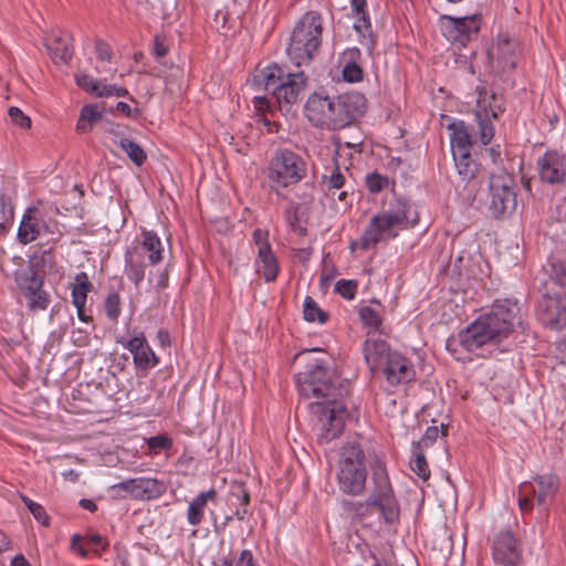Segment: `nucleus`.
<instances>
[{
  "label": "nucleus",
  "instance_id": "36",
  "mask_svg": "<svg viewBox=\"0 0 566 566\" xmlns=\"http://www.w3.org/2000/svg\"><path fill=\"white\" fill-rule=\"evenodd\" d=\"M303 315L305 321H317L319 324H325L329 317L328 313L323 311L311 296H306L304 300Z\"/></svg>",
  "mask_w": 566,
  "mask_h": 566
},
{
  "label": "nucleus",
  "instance_id": "48",
  "mask_svg": "<svg viewBox=\"0 0 566 566\" xmlns=\"http://www.w3.org/2000/svg\"><path fill=\"white\" fill-rule=\"evenodd\" d=\"M224 566H259L254 562L253 554L250 549L241 551L239 557H234L232 559H226L223 562Z\"/></svg>",
  "mask_w": 566,
  "mask_h": 566
},
{
  "label": "nucleus",
  "instance_id": "26",
  "mask_svg": "<svg viewBox=\"0 0 566 566\" xmlns=\"http://www.w3.org/2000/svg\"><path fill=\"white\" fill-rule=\"evenodd\" d=\"M35 212V208H29L22 217L18 229V240L21 244L31 243L40 235L41 224L34 216Z\"/></svg>",
  "mask_w": 566,
  "mask_h": 566
},
{
  "label": "nucleus",
  "instance_id": "39",
  "mask_svg": "<svg viewBox=\"0 0 566 566\" xmlns=\"http://www.w3.org/2000/svg\"><path fill=\"white\" fill-rule=\"evenodd\" d=\"M475 118L479 127V138L481 144L488 145L494 137V126L489 118V114L475 112Z\"/></svg>",
  "mask_w": 566,
  "mask_h": 566
},
{
  "label": "nucleus",
  "instance_id": "43",
  "mask_svg": "<svg viewBox=\"0 0 566 566\" xmlns=\"http://www.w3.org/2000/svg\"><path fill=\"white\" fill-rule=\"evenodd\" d=\"M230 496L235 499L240 506L250 504V493L243 482H233L230 489Z\"/></svg>",
  "mask_w": 566,
  "mask_h": 566
},
{
  "label": "nucleus",
  "instance_id": "5",
  "mask_svg": "<svg viewBox=\"0 0 566 566\" xmlns=\"http://www.w3.org/2000/svg\"><path fill=\"white\" fill-rule=\"evenodd\" d=\"M322 33L321 13L307 11L300 18L286 48V54L295 66H307L313 62L322 45Z\"/></svg>",
  "mask_w": 566,
  "mask_h": 566
},
{
  "label": "nucleus",
  "instance_id": "31",
  "mask_svg": "<svg viewBox=\"0 0 566 566\" xmlns=\"http://www.w3.org/2000/svg\"><path fill=\"white\" fill-rule=\"evenodd\" d=\"M459 176L464 181L475 178L479 164L471 157V151L452 154Z\"/></svg>",
  "mask_w": 566,
  "mask_h": 566
},
{
  "label": "nucleus",
  "instance_id": "59",
  "mask_svg": "<svg viewBox=\"0 0 566 566\" xmlns=\"http://www.w3.org/2000/svg\"><path fill=\"white\" fill-rule=\"evenodd\" d=\"M253 240L255 244L260 248L263 244H269L268 242V232L261 229H256L253 232Z\"/></svg>",
  "mask_w": 566,
  "mask_h": 566
},
{
  "label": "nucleus",
  "instance_id": "47",
  "mask_svg": "<svg viewBox=\"0 0 566 566\" xmlns=\"http://www.w3.org/2000/svg\"><path fill=\"white\" fill-rule=\"evenodd\" d=\"M388 184V178L377 172H373L366 176V186L370 192H380L387 188Z\"/></svg>",
  "mask_w": 566,
  "mask_h": 566
},
{
  "label": "nucleus",
  "instance_id": "37",
  "mask_svg": "<svg viewBox=\"0 0 566 566\" xmlns=\"http://www.w3.org/2000/svg\"><path fill=\"white\" fill-rule=\"evenodd\" d=\"M353 11L357 15V20L354 23V29L358 33H365L370 30L371 23L366 12V0H350Z\"/></svg>",
  "mask_w": 566,
  "mask_h": 566
},
{
  "label": "nucleus",
  "instance_id": "28",
  "mask_svg": "<svg viewBox=\"0 0 566 566\" xmlns=\"http://www.w3.org/2000/svg\"><path fill=\"white\" fill-rule=\"evenodd\" d=\"M125 273L135 286H139L140 282L145 277V264L140 249H129L126 251Z\"/></svg>",
  "mask_w": 566,
  "mask_h": 566
},
{
  "label": "nucleus",
  "instance_id": "9",
  "mask_svg": "<svg viewBox=\"0 0 566 566\" xmlns=\"http://www.w3.org/2000/svg\"><path fill=\"white\" fill-rule=\"evenodd\" d=\"M559 489V479L556 474H537L532 481L523 482L518 486V506L522 512H531L534 501L538 505L548 506Z\"/></svg>",
  "mask_w": 566,
  "mask_h": 566
},
{
  "label": "nucleus",
  "instance_id": "49",
  "mask_svg": "<svg viewBox=\"0 0 566 566\" xmlns=\"http://www.w3.org/2000/svg\"><path fill=\"white\" fill-rule=\"evenodd\" d=\"M343 77L348 83H356L363 80V70L355 62H348L343 69Z\"/></svg>",
  "mask_w": 566,
  "mask_h": 566
},
{
  "label": "nucleus",
  "instance_id": "60",
  "mask_svg": "<svg viewBox=\"0 0 566 566\" xmlns=\"http://www.w3.org/2000/svg\"><path fill=\"white\" fill-rule=\"evenodd\" d=\"M486 153L489 154L490 159L494 165H497L502 160L501 159V150H500L499 145L496 147L488 148Z\"/></svg>",
  "mask_w": 566,
  "mask_h": 566
},
{
  "label": "nucleus",
  "instance_id": "20",
  "mask_svg": "<svg viewBox=\"0 0 566 566\" xmlns=\"http://www.w3.org/2000/svg\"><path fill=\"white\" fill-rule=\"evenodd\" d=\"M391 386L412 381L416 377L413 364L403 355L395 352L380 370Z\"/></svg>",
  "mask_w": 566,
  "mask_h": 566
},
{
  "label": "nucleus",
  "instance_id": "41",
  "mask_svg": "<svg viewBox=\"0 0 566 566\" xmlns=\"http://www.w3.org/2000/svg\"><path fill=\"white\" fill-rule=\"evenodd\" d=\"M106 316L114 323H117L120 315V296L117 292L107 294L104 301Z\"/></svg>",
  "mask_w": 566,
  "mask_h": 566
},
{
  "label": "nucleus",
  "instance_id": "29",
  "mask_svg": "<svg viewBox=\"0 0 566 566\" xmlns=\"http://www.w3.org/2000/svg\"><path fill=\"white\" fill-rule=\"evenodd\" d=\"M258 256L261 265L258 272L264 277L266 282H272L279 274V263L276 256L271 250L270 244H263L258 251Z\"/></svg>",
  "mask_w": 566,
  "mask_h": 566
},
{
  "label": "nucleus",
  "instance_id": "62",
  "mask_svg": "<svg viewBox=\"0 0 566 566\" xmlns=\"http://www.w3.org/2000/svg\"><path fill=\"white\" fill-rule=\"evenodd\" d=\"M85 305L86 304H82V305L78 304V306H75V308L77 311L78 319L84 323H90V322H92V316L86 314Z\"/></svg>",
  "mask_w": 566,
  "mask_h": 566
},
{
  "label": "nucleus",
  "instance_id": "15",
  "mask_svg": "<svg viewBox=\"0 0 566 566\" xmlns=\"http://www.w3.org/2000/svg\"><path fill=\"white\" fill-rule=\"evenodd\" d=\"M440 22L441 32L450 42L464 44L479 32L481 18L479 14L460 18L442 15Z\"/></svg>",
  "mask_w": 566,
  "mask_h": 566
},
{
  "label": "nucleus",
  "instance_id": "51",
  "mask_svg": "<svg viewBox=\"0 0 566 566\" xmlns=\"http://www.w3.org/2000/svg\"><path fill=\"white\" fill-rule=\"evenodd\" d=\"M439 432H440V430L437 426L428 427L426 429L422 438L418 442L413 443V447L424 450L426 448L430 447L437 440Z\"/></svg>",
  "mask_w": 566,
  "mask_h": 566
},
{
  "label": "nucleus",
  "instance_id": "11",
  "mask_svg": "<svg viewBox=\"0 0 566 566\" xmlns=\"http://www.w3.org/2000/svg\"><path fill=\"white\" fill-rule=\"evenodd\" d=\"M109 491L114 497L130 495L136 500H154L165 493L166 486L155 478H135L112 485Z\"/></svg>",
  "mask_w": 566,
  "mask_h": 566
},
{
  "label": "nucleus",
  "instance_id": "54",
  "mask_svg": "<svg viewBox=\"0 0 566 566\" xmlns=\"http://www.w3.org/2000/svg\"><path fill=\"white\" fill-rule=\"evenodd\" d=\"M1 211L7 219L13 218V206L4 195L0 196ZM8 230V220L0 222V234Z\"/></svg>",
  "mask_w": 566,
  "mask_h": 566
},
{
  "label": "nucleus",
  "instance_id": "30",
  "mask_svg": "<svg viewBox=\"0 0 566 566\" xmlns=\"http://www.w3.org/2000/svg\"><path fill=\"white\" fill-rule=\"evenodd\" d=\"M286 73L283 67L274 63L260 71V73L254 76V81L266 92L273 94L275 86L284 80Z\"/></svg>",
  "mask_w": 566,
  "mask_h": 566
},
{
  "label": "nucleus",
  "instance_id": "58",
  "mask_svg": "<svg viewBox=\"0 0 566 566\" xmlns=\"http://www.w3.org/2000/svg\"><path fill=\"white\" fill-rule=\"evenodd\" d=\"M153 51H154V54L157 56V57H164L167 55L168 53V46L164 43V41L160 40L159 36H156L155 38V41H154V48H153Z\"/></svg>",
  "mask_w": 566,
  "mask_h": 566
},
{
  "label": "nucleus",
  "instance_id": "13",
  "mask_svg": "<svg viewBox=\"0 0 566 566\" xmlns=\"http://www.w3.org/2000/svg\"><path fill=\"white\" fill-rule=\"evenodd\" d=\"M306 81L307 77L304 72H289L284 80L275 86L272 96L275 98L281 112L290 113L293 105L300 103L301 94L306 86Z\"/></svg>",
  "mask_w": 566,
  "mask_h": 566
},
{
  "label": "nucleus",
  "instance_id": "24",
  "mask_svg": "<svg viewBox=\"0 0 566 566\" xmlns=\"http://www.w3.org/2000/svg\"><path fill=\"white\" fill-rule=\"evenodd\" d=\"M329 96H324L318 93H313L305 105L307 116L311 122L315 123L316 126H325L331 106Z\"/></svg>",
  "mask_w": 566,
  "mask_h": 566
},
{
  "label": "nucleus",
  "instance_id": "57",
  "mask_svg": "<svg viewBox=\"0 0 566 566\" xmlns=\"http://www.w3.org/2000/svg\"><path fill=\"white\" fill-rule=\"evenodd\" d=\"M193 463L195 457L191 455L188 451H184L177 460V465L186 470L192 468Z\"/></svg>",
  "mask_w": 566,
  "mask_h": 566
},
{
  "label": "nucleus",
  "instance_id": "4",
  "mask_svg": "<svg viewBox=\"0 0 566 566\" xmlns=\"http://www.w3.org/2000/svg\"><path fill=\"white\" fill-rule=\"evenodd\" d=\"M418 222V213L412 211L409 202L402 198H396L387 209L374 214L361 237L349 244L350 251L374 249L379 242L395 239L398 235L396 229L412 228Z\"/></svg>",
  "mask_w": 566,
  "mask_h": 566
},
{
  "label": "nucleus",
  "instance_id": "22",
  "mask_svg": "<svg viewBox=\"0 0 566 566\" xmlns=\"http://www.w3.org/2000/svg\"><path fill=\"white\" fill-rule=\"evenodd\" d=\"M46 50L54 63L66 64L73 56V36L66 31L53 34L45 42Z\"/></svg>",
  "mask_w": 566,
  "mask_h": 566
},
{
  "label": "nucleus",
  "instance_id": "52",
  "mask_svg": "<svg viewBox=\"0 0 566 566\" xmlns=\"http://www.w3.org/2000/svg\"><path fill=\"white\" fill-rule=\"evenodd\" d=\"M8 115L13 124L21 128L31 127V119L24 113L15 106H11L8 111Z\"/></svg>",
  "mask_w": 566,
  "mask_h": 566
},
{
  "label": "nucleus",
  "instance_id": "56",
  "mask_svg": "<svg viewBox=\"0 0 566 566\" xmlns=\"http://www.w3.org/2000/svg\"><path fill=\"white\" fill-rule=\"evenodd\" d=\"M345 177L339 170V167L336 165L335 169L333 170L332 175L328 179L329 188L339 189L344 186Z\"/></svg>",
  "mask_w": 566,
  "mask_h": 566
},
{
  "label": "nucleus",
  "instance_id": "7",
  "mask_svg": "<svg viewBox=\"0 0 566 566\" xmlns=\"http://www.w3.org/2000/svg\"><path fill=\"white\" fill-rule=\"evenodd\" d=\"M306 175V160L300 154L287 148L276 149L268 166V179L274 189L298 184Z\"/></svg>",
  "mask_w": 566,
  "mask_h": 566
},
{
  "label": "nucleus",
  "instance_id": "12",
  "mask_svg": "<svg viewBox=\"0 0 566 566\" xmlns=\"http://www.w3.org/2000/svg\"><path fill=\"white\" fill-rule=\"evenodd\" d=\"M537 318L551 329L566 327V296L558 293H545L537 303Z\"/></svg>",
  "mask_w": 566,
  "mask_h": 566
},
{
  "label": "nucleus",
  "instance_id": "8",
  "mask_svg": "<svg viewBox=\"0 0 566 566\" xmlns=\"http://www.w3.org/2000/svg\"><path fill=\"white\" fill-rule=\"evenodd\" d=\"M488 209L495 219H504L516 208L514 176L497 168L490 172Z\"/></svg>",
  "mask_w": 566,
  "mask_h": 566
},
{
  "label": "nucleus",
  "instance_id": "10",
  "mask_svg": "<svg viewBox=\"0 0 566 566\" xmlns=\"http://www.w3.org/2000/svg\"><path fill=\"white\" fill-rule=\"evenodd\" d=\"M366 109V98L363 94L352 92L332 97L326 127L340 129L350 125Z\"/></svg>",
  "mask_w": 566,
  "mask_h": 566
},
{
  "label": "nucleus",
  "instance_id": "18",
  "mask_svg": "<svg viewBox=\"0 0 566 566\" xmlns=\"http://www.w3.org/2000/svg\"><path fill=\"white\" fill-rule=\"evenodd\" d=\"M133 355V363L138 370L147 371L159 364V357L154 353L143 332L135 333L129 339H118Z\"/></svg>",
  "mask_w": 566,
  "mask_h": 566
},
{
  "label": "nucleus",
  "instance_id": "40",
  "mask_svg": "<svg viewBox=\"0 0 566 566\" xmlns=\"http://www.w3.org/2000/svg\"><path fill=\"white\" fill-rule=\"evenodd\" d=\"M20 499L39 523H41L44 526L50 525V517L46 514L45 509L40 503L32 501L24 494H20Z\"/></svg>",
  "mask_w": 566,
  "mask_h": 566
},
{
  "label": "nucleus",
  "instance_id": "46",
  "mask_svg": "<svg viewBox=\"0 0 566 566\" xmlns=\"http://www.w3.org/2000/svg\"><path fill=\"white\" fill-rule=\"evenodd\" d=\"M76 84L85 90L86 92L93 93L97 96V93L101 91L102 81L94 80L92 76L87 74H78L75 75Z\"/></svg>",
  "mask_w": 566,
  "mask_h": 566
},
{
  "label": "nucleus",
  "instance_id": "44",
  "mask_svg": "<svg viewBox=\"0 0 566 566\" xmlns=\"http://www.w3.org/2000/svg\"><path fill=\"white\" fill-rule=\"evenodd\" d=\"M359 317L364 322V324L375 329H378L382 323L378 312L370 306H363L359 310Z\"/></svg>",
  "mask_w": 566,
  "mask_h": 566
},
{
  "label": "nucleus",
  "instance_id": "53",
  "mask_svg": "<svg viewBox=\"0 0 566 566\" xmlns=\"http://www.w3.org/2000/svg\"><path fill=\"white\" fill-rule=\"evenodd\" d=\"M98 97H108V96H117V97H126L129 96V92L125 87H120L117 85L102 83L101 91L97 93Z\"/></svg>",
  "mask_w": 566,
  "mask_h": 566
},
{
  "label": "nucleus",
  "instance_id": "3",
  "mask_svg": "<svg viewBox=\"0 0 566 566\" xmlns=\"http://www.w3.org/2000/svg\"><path fill=\"white\" fill-rule=\"evenodd\" d=\"M373 489L365 501L344 503L345 512L359 521L378 514L386 524L399 521L400 509L385 464L377 460L373 469Z\"/></svg>",
  "mask_w": 566,
  "mask_h": 566
},
{
  "label": "nucleus",
  "instance_id": "21",
  "mask_svg": "<svg viewBox=\"0 0 566 566\" xmlns=\"http://www.w3.org/2000/svg\"><path fill=\"white\" fill-rule=\"evenodd\" d=\"M364 357L373 373L380 371L395 352L390 349L386 340L380 338H367L364 343Z\"/></svg>",
  "mask_w": 566,
  "mask_h": 566
},
{
  "label": "nucleus",
  "instance_id": "23",
  "mask_svg": "<svg viewBox=\"0 0 566 566\" xmlns=\"http://www.w3.org/2000/svg\"><path fill=\"white\" fill-rule=\"evenodd\" d=\"M447 129L450 132L452 154L471 151L472 137L463 120L451 122L447 125Z\"/></svg>",
  "mask_w": 566,
  "mask_h": 566
},
{
  "label": "nucleus",
  "instance_id": "64",
  "mask_svg": "<svg viewBox=\"0 0 566 566\" xmlns=\"http://www.w3.org/2000/svg\"><path fill=\"white\" fill-rule=\"evenodd\" d=\"M11 566H31V565L22 554H18L11 559Z\"/></svg>",
  "mask_w": 566,
  "mask_h": 566
},
{
  "label": "nucleus",
  "instance_id": "35",
  "mask_svg": "<svg viewBox=\"0 0 566 566\" xmlns=\"http://www.w3.org/2000/svg\"><path fill=\"white\" fill-rule=\"evenodd\" d=\"M118 146L120 147V149L123 151H125V154L127 155V157L136 165V166H142L146 159H147V155L145 153V150L142 148V146H139L137 143H135L134 140L129 139V138H120L119 142H118Z\"/></svg>",
  "mask_w": 566,
  "mask_h": 566
},
{
  "label": "nucleus",
  "instance_id": "14",
  "mask_svg": "<svg viewBox=\"0 0 566 566\" xmlns=\"http://www.w3.org/2000/svg\"><path fill=\"white\" fill-rule=\"evenodd\" d=\"M492 557L497 566H518L521 564V543L512 531H501L494 536Z\"/></svg>",
  "mask_w": 566,
  "mask_h": 566
},
{
  "label": "nucleus",
  "instance_id": "42",
  "mask_svg": "<svg viewBox=\"0 0 566 566\" xmlns=\"http://www.w3.org/2000/svg\"><path fill=\"white\" fill-rule=\"evenodd\" d=\"M172 439L166 433L153 436L147 439V447L155 453L169 450L172 448Z\"/></svg>",
  "mask_w": 566,
  "mask_h": 566
},
{
  "label": "nucleus",
  "instance_id": "32",
  "mask_svg": "<svg viewBox=\"0 0 566 566\" xmlns=\"http://www.w3.org/2000/svg\"><path fill=\"white\" fill-rule=\"evenodd\" d=\"M93 291V283L90 281L87 273L80 272L74 277L72 284V303L74 306L86 304L87 294Z\"/></svg>",
  "mask_w": 566,
  "mask_h": 566
},
{
  "label": "nucleus",
  "instance_id": "25",
  "mask_svg": "<svg viewBox=\"0 0 566 566\" xmlns=\"http://www.w3.org/2000/svg\"><path fill=\"white\" fill-rule=\"evenodd\" d=\"M218 492L211 488L200 492L190 503L187 510V521L192 526H198L203 521V513L208 502H214Z\"/></svg>",
  "mask_w": 566,
  "mask_h": 566
},
{
  "label": "nucleus",
  "instance_id": "6",
  "mask_svg": "<svg viewBox=\"0 0 566 566\" xmlns=\"http://www.w3.org/2000/svg\"><path fill=\"white\" fill-rule=\"evenodd\" d=\"M336 478L343 493L356 496L364 492L367 469L359 442H348L340 448Z\"/></svg>",
  "mask_w": 566,
  "mask_h": 566
},
{
  "label": "nucleus",
  "instance_id": "61",
  "mask_svg": "<svg viewBox=\"0 0 566 566\" xmlns=\"http://www.w3.org/2000/svg\"><path fill=\"white\" fill-rule=\"evenodd\" d=\"M157 339L163 347L170 345V335L166 329H159L157 332Z\"/></svg>",
  "mask_w": 566,
  "mask_h": 566
},
{
  "label": "nucleus",
  "instance_id": "50",
  "mask_svg": "<svg viewBox=\"0 0 566 566\" xmlns=\"http://www.w3.org/2000/svg\"><path fill=\"white\" fill-rule=\"evenodd\" d=\"M551 279L558 285L566 287V264L560 261L551 264Z\"/></svg>",
  "mask_w": 566,
  "mask_h": 566
},
{
  "label": "nucleus",
  "instance_id": "55",
  "mask_svg": "<svg viewBox=\"0 0 566 566\" xmlns=\"http://www.w3.org/2000/svg\"><path fill=\"white\" fill-rule=\"evenodd\" d=\"M95 50L101 61L109 62L113 56L112 48L103 40L95 41Z\"/></svg>",
  "mask_w": 566,
  "mask_h": 566
},
{
  "label": "nucleus",
  "instance_id": "27",
  "mask_svg": "<svg viewBox=\"0 0 566 566\" xmlns=\"http://www.w3.org/2000/svg\"><path fill=\"white\" fill-rule=\"evenodd\" d=\"M143 241L133 249H140L142 258L144 253H148L149 263L155 265L163 260L164 248L159 237L154 231L144 230L142 232Z\"/></svg>",
  "mask_w": 566,
  "mask_h": 566
},
{
  "label": "nucleus",
  "instance_id": "17",
  "mask_svg": "<svg viewBox=\"0 0 566 566\" xmlns=\"http://www.w3.org/2000/svg\"><path fill=\"white\" fill-rule=\"evenodd\" d=\"M518 42L507 33L499 34L488 50L489 60L503 72L512 71L518 62Z\"/></svg>",
  "mask_w": 566,
  "mask_h": 566
},
{
  "label": "nucleus",
  "instance_id": "34",
  "mask_svg": "<svg viewBox=\"0 0 566 566\" xmlns=\"http://www.w3.org/2000/svg\"><path fill=\"white\" fill-rule=\"evenodd\" d=\"M102 112L97 105H85L82 107L80 118L76 124V129L80 133H87L92 129L93 125L102 119Z\"/></svg>",
  "mask_w": 566,
  "mask_h": 566
},
{
  "label": "nucleus",
  "instance_id": "33",
  "mask_svg": "<svg viewBox=\"0 0 566 566\" xmlns=\"http://www.w3.org/2000/svg\"><path fill=\"white\" fill-rule=\"evenodd\" d=\"M478 109L476 112L489 114V118H497L504 112V108L501 104L497 103V98L495 94L488 96V92L485 88H481L478 91Z\"/></svg>",
  "mask_w": 566,
  "mask_h": 566
},
{
  "label": "nucleus",
  "instance_id": "16",
  "mask_svg": "<svg viewBox=\"0 0 566 566\" xmlns=\"http://www.w3.org/2000/svg\"><path fill=\"white\" fill-rule=\"evenodd\" d=\"M538 177L548 185L566 184V154L556 149L545 151L536 161Z\"/></svg>",
  "mask_w": 566,
  "mask_h": 566
},
{
  "label": "nucleus",
  "instance_id": "38",
  "mask_svg": "<svg viewBox=\"0 0 566 566\" xmlns=\"http://www.w3.org/2000/svg\"><path fill=\"white\" fill-rule=\"evenodd\" d=\"M413 459L410 461L411 471L423 481L430 478V469L426 460L423 449L412 447Z\"/></svg>",
  "mask_w": 566,
  "mask_h": 566
},
{
  "label": "nucleus",
  "instance_id": "2",
  "mask_svg": "<svg viewBox=\"0 0 566 566\" xmlns=\"http://www.w3.org/2000/svg\"><path fill=\"white\" fill-rule=\"evenodd\" d=\"M518 312L517 303L510 300L495 301L490 312L479 316L458 336L447 339V349L455 356L458 346L474 352L484 345L499 344L512 332Z\"/></svg>",
  "mask_w": 566,
  "mask_h": 566
},
{
  "label": "nucleus",
  "instance_id": "1",
  "mask_svg": "<svg viewBox=\"0 0 566 566\" xmlns=\"http://www.w3.org/2000/svg\"><path fill=\"white\" fill-rule=\"evenodd\" d=\"M296 385L303 398L316 399L308 403V410L319 431L318 441L328 443L339 437L348 418L346 407L340 399L348 395L349 382L323 363L316 361L308 366L307 370L296 375Z\"/></svg>",
  "mask_w": 566,
  "mask_h": 566
},
{
  "label": "nucleus",
  "instance_id": "45",
  "mask_svg": "<svg viewBox=\"0 0 566 566\" xmlns=\"http://www.w3.org/2000/svg\"><path fill=\"white\" fill-rule=\"evenodd\" d=\"M357 286L358 284L355 280H339L335 284V292L346 300H354Z\"/></svg>",
  "mask_w": 566,
  "mask_h": 566
},
{
  "label": "nucleus",
  "instance_id": "19",
  "mask_svg": "<svg viewBox=\"0 0 566 566\" xmlns=\"http://www.w3.org/2000/svg\"><path fill=\"white\" fill-rule=\"evenodd\" d=\"M17 280L24 296L29 300V308L31 311H44L48 308L50 303L49 294L42 289L43 279L38 272L30 269Z\"/></svg>",
  "mask_w": 566,
  "mask_h": 566
},
{
  "label": "nucleus",
  "instance_id": "63",
  "mask_svg": "<svg viewBox=\"0 0 566 566\" xmlns=\"http://www.w3.org/2000/svg\"><path fill=\"white\" fill-rule=\"evenodd\" d=\"M78 505L82 509L87 510V511H90L92 513H94L97 510V505L95 504V502L90 500V499H82V500H80Z\"/></svg>",
  "mask_w": 566,
  "mask_h": 566
}]
</instances>
